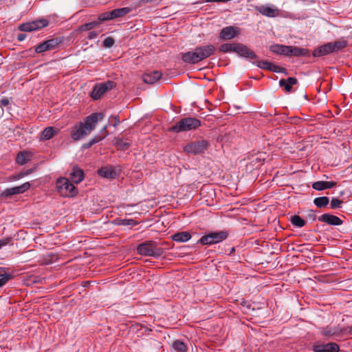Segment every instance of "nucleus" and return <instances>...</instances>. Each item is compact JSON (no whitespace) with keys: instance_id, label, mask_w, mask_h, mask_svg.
<instances>
[{"instance_id":"f257e3e1","label":"nucleus","mask_w":352,"mask_h":352,"mask_svg":"<svg viewBox=\"0 0 352 352\" xmlns=\"http://www.w3.org/2000/svg\"><path fill=\"white\" fill-rule=\"evenodd\" d=\"M102 113H92L87 116L84 122L75 125L71 131V137L74 141H78L89 135L96 127L99 120L103 118Z\"/></svg>"},{"instance_id":"f03ea898","label":"nucleus","mask_w":352,"mask_h":352,"mask_svg":"<svg viewBox=\"0 0 352 352\" xmlns=\"http://www.w3.org/2000/svg\"><path fill=\"white\" fill-rule=\"evenodd\" d=\"M215 52L213 45H208L196 47L192 51L181 54L182 60L189 64L197 63L212 56Z\"/></svg>"},{"instance_id":"7ed1b4c3","label":"nucleus","mask_w":352,"mask_h":352,"mask_svg":"<svg viewBox=\"0 0 352 352\" xmlns=\"http://www.w3.org/2000/svg\"><path fill=\"white\" fill-rule=\"evenodd\" d=\"M201 125V121L195 118H185L181 119L175 125L169 128V131L179 133L197 129Z\"/></svg>"},{"instance_id":"20e7f679","label":"nucleus","mask_w":352,"mask_h":352,"mask_svg":"<svg viewBox=\"0 0 352 352\" xmlns=\"http://www.w3.org/2000/svg\"><path fill=\"white\" fill-rule=\"evenodd\" d=\"M56 187L62 196L74 197L77 194V190L74 185L65 177H62L57 180Z\"/></svg>"},{"instance_id":"39448f33","label":"nucleus","mask_w":352,"mask_h":352,"mask_svg":"<svg viewBox=\"0 0 352 352\" xmlns=\"http://www.w3.org/2000/svg\"><path fill=\"white\" fill-rule=\"evenodd\" d=\"M138 252L143 256L157 257L162 254V249L157 248L151 242H145L140 244L137 248Z\"/></svg>"},{"instance_id":"423d86ee","label":"nucleus","mask_w":352,"mask_h":352,"mask_svg":"<svg viewBox=\"0 0 352 352\" xmlns=\"http://www.w3.org/2000/svg\"><path fill=\"white\" fill-rule=\"evenodd\" d=\"M208 145L209 144L206 140H201L186 144L184 147V150L189 154L199 155L207 150Z\"/></svg>"},{"instance_id":"0eeeda50","label":"nucleus","mask_w":352,"mask_h":352,"mask_svg":"<svg viewBox=\"0 0 352 352\" xmlns=\"http://www.w3.org/2000/svg\"><path fill=\"white\" fill-rule=\"evenodd\" d=\"M228 237L226 232L220 231L217 232H212L203 236L200 239V243L203 245H210L219 243L225 240Z\"/></svg>"},{"instance_id":"6e6552de","label":"nucleus","mask_w":352,"mask_h":352,"mask_svg":"<svg viewBox=\"0 0 352 352\" xmlns=\"http://www.w3.org/2000/svg\"><path fill=\"white\" fill-rule=\"evenodd\" d=\"M312 350L314 352H339L340 346L335 342L324 344L322 342H315L312 344Z\"/></svg>"},{"instance_id":"1a4fd4ad","label":"nucleus","mask_w":352,"mask_h":352,"mask_svg":"<svg viewBox=\"0 0 352 352\" xmlns=\"http://www.w3.org/2000/svg\"><path fill=\"white\" fill-rule=\"evenodd\" d=\"M49 22L46 19H40L29 23H23L19 30L23 32H32L47 26Z\"/></svg>"},{"instance_id":"9d476101","label":"nucleus","mask_w":352,"mask_h":352,"mask_svg":"<svg viewBox=\"0 0 352 352\" xmlns=\"http://www.w3.org/2000/svg\"><path fill=\"white\" fill-rule=\"evenodd\" d=\"M241 34V30L236 26H227L223 28L220 33L219 38L221 40H230L234 38Z\"/></svg>"},{"instance_id":"9b49d317","label":"nucleus","mask_w":352,"mask_h":352,"mask_svg":"<svg viewBox=\"0 0 352 352\" xmlns=\"http://www.w3.org/2000/svg\"><path fill=\"white\" fill-rule=\"evenodd\" d=\"M60 43V41L58 38H52L38 45L35 48V52L36 53H42L52 50L55 49Z\"/></svg>"},{"instance_id":"f8f14e48","label":"nucleus","mask_w":352,"mask_h":352,"mask_svg":"<svg viewBox=\"0 0 352 352\" xmlns=\"http://www.w3.org/2000/svg\"><path fill=\"white\" fill-rule=\"evenodd\" d=\"M256 10L262 15L271 18L278 16L280 13V10L273 5H261L257 6Z\"/></svg>"},{"instance_id":"ddd939ff","label":"nucleus","mask_w":352,"mask_h":352,"mask_svg":"<svg viewBox=\"0 0 352 352\" xmlns=\"http://www.w3.org/2000/svg\"><path fill=\"white\" fill-rule=\"evenodd\" d=\"M234 52L241 57L250 58L251 60H255L257 58V56L252 50L241 43H236Z\"/></svg>"},{"instance_id":"4468645a","label":"nucleus","mask_w":352,"mask_h":352,"mask_svg":"<svg viewBox=\"0 0 352 352\" xmlns=\"http://www.w3.org/2000/svg\"><path fill=\"white\" fill-rule=\"evenodd\" d=\"M31 186L29 182H25L21 186L7 188L1 193V196L8 197L13 195L21 194L27 191Z\"/></svg>"},{"instance_id":"2eb2a0df","label":"nucleus","mask_w":352,"mask_h":352,"mask_svg":"<svg viewBox=\"0 0 352 352\" xmlns=\"http://www.w3.org/2000/svg\"><path fill=\"white\" fill-rule=\"evenodd\" d=\"M113 82L109 81L106 83H102L100 85H97L94 87L91 96L94 99H98L103 94H104L107 90L111 88L113 85Z\"/></svg>"},{"instance_id":"dca6fc26","label":"nucleus","mask_w":352,"mask_h":352,"mask_svg":"<svg viewBox=\"0 0 352 352\" xmlns=\"http://www.w3.org/2000/svg\"><path fill=\"white\" fill-rule=\"evenodd\" d=\"M162 77V74L158 71L148 72L143 74L142 80L145 83L153 85L157 82Z\"/></svg>"},{"instance_id":"f3484780","label":"nucleus","mask_w":352,"mask_h":352,"mask_svg":"<svg viewBox=\"0 0 352 352\" xmlns=\"http://www.w3.org/2000/svg\"><path fill=\"white\" fill-rule=\"evenodd\" d=\"M318 220L333 226H339L342 223V220L339 217L330 214H324L318 217Z\"/></svg>"},{"instance_id":"a211bd4d","label":"nucleus","mask_w":352,"mask_h":352,"mask_svg":"<svg viewBox=\"0 0 352 352\" xmlns=\"http://www.w3.org/2000/svg\"><path fill=\"white\" fill-rule=\"evenodd\" d=\"M309 55V50L305 48H302L296 46H289L287 53V56H307Z\"/></svg>"},{"instance_id":"6ab92c4d","label":"nucleus","mask_w":352,"mask_h":352,"mask_svg":"<svg viewBox=\"0 0 352 352\" xmlns=\"http://www.w3.org/2000/svg\"><path fill=\"white\" fill-rule=\"evenodd\" d=\"M333 50L331 45V43H326L313 52V56L315 57H319L332 53Z\"/></svg>"},{"instance_id":"aec40b11","label":"nucleus","mask_w":352,"mask_h":352,"mask_svg":"<svg viewBox=\"0 0 352 352\" xmlns=\"http://www.w3.org/2000/svg\"><path fill=\"white\" fill-rule=\"evenodd\" d=\"M297 83L296 78L289 77L287 79H281L279 81V85L284 89L286 92H291L292 91V86Z\"/></svg>"},{"instance_id":"412c9836","label":"nucleus","mask_w":352,"mask_h":352,"mask_svg":"<svg viewBox=\"0 0 352 352\" xmlns=\"http://www.w3.org/2000/svg\"><path fill=\"white\" fill-rule=\"evenodd\" d=\"M58 129H55L52 126H48L43 129L41 133V140H47L52 138L55 135L58 133Z\"/></svg>"},{"instance_id":"4be33fe9","label":"nucleus","mask_w":352,"mask_h":352,"mask_svg":"<svg viewBox=\"0 0 352 352\" xmlns=\"http://www.w3.org/2000/svg\"><path fill=\"white\" fill-rule=\"evenodd\" d=\"M33 153L31 151H23L19 153L16 157V162L20 164H25L32 157Z\"/></svg>"},{"instance_id":"5701e85b","label":"nucleus","mask_w":352,"mask_h":352,"mask_svg":"<svg viewBox=\"0 0 352 352\" xmlns=\"http://www.w3.org/2000/svg\"><path fill=\"white\" fill-rule=\"evenodd\" d=\"M70 179L74 183H80L84 179L83 171L77 167H74L73 168L72 173L70 175Z\"/></svg>"},{"instance_id":"b1692460","label":"nucleus","mask_w":352,"mask_h":352,"mask_svg":"<svg viewBox=\"0 0 352 352\" xmlns=\"http://www.w3.org/2000/svg\"><path fill=\"white\" fill-rule=\"evenodd\" d=\"M98 174L104 178H114L116 175L115 170L111 166L102 167L98 170Z\"/></svg>"},{"instance_id":"393cba45","label":"nucleus","mask_w":352,"mask_h":352,"mask_svg":"<svg viewBox=\"0 0 352 352\" xmlns=\"http://www.w3.org/2000/svg\"><path fill=\"white\" fill-rule=\"evenodd\" d=\"M265 160V153H259L252 155L250 158V164L255 168L259 167Z\"/></svg>"},{"instance_id":"a878e982","label":"nucleus","mask_w":352,"mask_h":352,"mask_svg":"<svg viewBox=\"0 0 352 352\" xmlns=\"http://www.w3.org/2000/svg\"><path fill=\"white\" fill-rule=\"evenodd\" d=\"M191 237V235L188 232H181L175 233L172 236V239L177 242H186L188 241Z\"/></svg>"},{"instance_id":"bb28decb","label":"nucleus","mask_w":352,"mask_h":352,"mask_svg":"<svg viewBox=\"0 0 352 352\" xmlns=\"http://www.w3.org/2000/svg\"><path fill=\"white\" fill-rule=\"evenodd\" d=\"M270 50L272 52L278 54H283L287 56L288 45H273L270 47Z\"/></svg>"},{"instance_id":"cd10ccee","label":"nucleus","mask_w":352,"mask_h":352,"mask_svg":"<svg viewBox=\"0 0 352 352\" xmlns=\"http://www.w3.org/2000/svg\"><path fill=\"white\" fill-rule=\"evenodd\" d=\"M339 333L340 330L338 327H333L330 326L325 327L322 333L323 336L328 337L338 335Z\"/></svg>"},{"instance_id":"c85d7f7f","label":"nucleus","mask_w":352,"mask_h":352,"mask_svg":"<svg viewBox=\"0 0 352 352\" xmlns=\"http://www.w3.org/2000/svg\"><path fill=\"white\" fill-rule=\"evenodd\" d=\"M172 347L177 352H186L188 349L186 344L180 340H175L173 343Z\"/></svg>"},{"instance_id":"c756f323","label":"nucleus","mask_w":352,"mask_h":352,"mask_svg":"<svg viewBox=\"0 0 352 352\" xmlns=\"http://www.w3.org/2000/svg\"><path fill=\"white\" fill-rule=\"evenodd\" d=\"M331 45L333 50V52H337L338 50H340L347 45V42L346 41L342 40V41H336L335 42H331Z\"/></svg>"},{"instance_id":"7c9ffc66","label":"nucleus","mask_w":352,"mask_h":352,"mask_svg":"<svg viewBox=\"0 0 352 352\" xmlns=\"http://www.w3.org/2000/svg\"><path fill=\"white\" fill-rule=\"evenodd\" d=\"M329 199L327 197H316L314 200V204L318 208L325 207L328 205Z\"/></svg>"},{"instance_id":"2f4dec72","label":"nucleus","mask_w":352,"mask_h":352,"mask_svg":"<svg viewBox=\"0 0 352 352\" xmlns=\"http://www.w3.org/2000/svg\"><path fill=\"white\" fill-rule=\"evenodd\" d=\"M130 10L129 8H122L118 9H115L112 10L113 17V19L121 17L129 12Z\"/></svg>"},{"instance_id":"473e14b6","label":"nucleus","mask_w":352,"mask_h":352,"mask_svg":"<svg viewBox=\"0 0 352 352\" xmlns=\"http://www.w3.org/2000/svg\"><path fill=\"white\" fill-rule=\"evenodd\" d=\"M99 25L100 22L98 21H91L90 23H87L80 25L78 28V30L81 32L91 30Z\"/></svg>"},{"instance_id":"72a5a7b5","label":"nucleus","mask_w":352,"mask_h":352,"mask_svg":"<svg viewBox=\"0 0 352 352\" xmlns=\"http://www.w3.org/2000/svg\"><path fill=\"white\" fill-rule=\"evenodd\" d=\"M236 45V43H224L220 46L219 50L224 53L232 52H234Z\"/></svg>"},{"instance_id":"f704fd0d","label":"nucleus","mask_w":352,"mask_h":352,"mask_svg":"<svg viewBox=\"0 0 352 352\" xmlns=\"http://www.w3.org/2000/svg\"><path fill=\"white\" fill-rule=\"evenodd\" d=\"M292 223L298 227V228H302L303 227L306 222L304 219H302L300 216L298 215H294L292 217L291 219Z\"/></svg>"},{"instance_id":"c9c22d12","label":"nucleus","mask_w":352,"mask_h":352,"mask_svg":"<svg viewBox=\"0 0 352 352\" xmlns=\"http://www.w3.org/2000/svg\"><path fill=\"white\" fill-rule=\"evenodd\" d=\"M113 19V17L112 11L101 13L98 16V20L100 21H108V20H111Z\"/></svg>"},{"instance_id":"e433bc0d","label":"nucleus","mask_w":352,"mask_h":352,"mask_svg":"<svg viewBox=\"0 0 352 352\" xmlns=\"http://www.w3.org/2000/svg\"><path fill=\"white\" fill-rule=\"evenodd\" d=\"M256 65L263 69L270 70L272 63L266 60L257 61Z\"/></svg>"},{"instance_id":"4c0bfd02","label":"nucleus","mask_w":352,"mask_h":352,"mask_svg":"<svg viewBox=\"0 0 352 352\" xmlns=\"http://www.w3.org/2000/svg\"><path fill=\"white\" fill-rule=\"evenodd\" d=\"M312 188L316 190H322L327 189L326 181L316 182L312 184Z\"/></svg>"},{"instance_id":"58836bf2","label":"nucleus","mask_w":352,"mask_h":352,"mask_svg":"<svg viewBox=\"0 0 352 352\" xmlns=\"http://www.w3.org/2000/svg\"><path fill=\"white\" fill-rule=\"evenodd\" d=\"M117 147L121 150H126L130 146V143L123 140H118L116 143Z\"/></svg>"},{"instance_id":"ea45409f","label":"nucleus","mask_w":352,"mask_h":352,"mask_svg":"<svg viewBox=\"0 0 352 352\" xmlns=\"http://www.w3.org/2000/svg\"><path fill=\"white\" fill-rule=\"evenodd\" d=\"M343 201L338 198H333L331 201L330 206L332 209L341 208Z\"/></svg>"},{"instance_id":"a19ab883","label":"nucleus","mask_w":352,"mask_h":352,"mask_svg":"<svg viewBox=\"0 0 352 352\" xmlns=\"http://www.w3.org/2000/svg\"><path fill=\"white\" fill-rule=\"evenodd\" d=\"M119 225L122 226H133L137 225V222L133 219H122L120 220V222L118 223Z\"/></svg>"},{"instance_id":"79ce46f5","label":"nucleus","mask_w":352,"mask_h":352,"mask_svg":"<svg viewBox=\"0 0 352 352\" xmlns=\"http://www.w3.org/2000/svg\"><path fill=\"white\" fill-rule=\"evenodd\" d=\"M11 278L12 276L8 274H2L0 276V287L3 286Z\"/></svg>"},{"instance_id":"37998d69","label":"nucleus","mask_w":352,"mask_h":352,"mask_svg":"<svg viewBox=\"0 0 352 352\" xmlns=\"http://www.w3.org/2000/svg\"><path fill=\"white\" fill-rule=\"evenodd\" d=\"M102 140V138L95 137L92 140H91L88 143L83 144V148H88L91 147L93 144L100 142Z\"/></svg>"},{"instance_id":"c03bdc74","label":"nucleus","mask_w":352,"mask_h":352,"mask_svg":"<svg viewBox=\"0 0 352 352\" xmlns=\"http://www.w3.org/2000/svg\"><path fill=\"white\" fill-rule=\"evenodd\" d=\"M114 44V39L112 37H107L103 41V46L105 47H111Z\"/></svg>"},{"instance_id":"a18cd8bd","label":"nucleus","mask_w":352,"mask_h":352,"mask_svg":"<svg viewBox=\"0 0 352 352\" xmlns=\"http://www.w3.org/2000/svg\"><path fill=\"white\" fill-rule=\"evenodd\" d=\"M282 70H283L282 67L272 64L271 69L270 71H272L274 72H281Z\"/></svg>"},{"instance_id":"49530a36","label":"nucleus","mask_w":352,"mask_h":352,"mask_svg":"<svg viewBox=\"0 0 352 352\" xmlns=\"http://www.w3.org/2000/svg\"><path fill=\"white\" fill-rule=\"evenodd\" d=\"M98 35V33L96 31H92L89 33L88 38L91 40L96 38Z\"/></svg>"},{"instance_id":"de8ad7c7","label":"nucleus","mask_w":352,"mask_h":352,"mask_svg":"<svg viewBox=\"0 0 352 352\" xmlns=\"http://www.w3.org/2000/svg\"><path fill=\"white\" fill-rule=\"evenodd\" d=\"M10 101L8 98H2L0 100V104L3 107H6L9 104Z\"/></svg>"},{"instance_id":"09e8293b","label":"nucleus","mask_w":352,"mask_h":352,"mask_svg":"<svg viewBox=\"0 0 352 352\" xmlns=\"http://www.w3.org/2000/svg\"><path fill=\"white\" fill-rule=\"evenodd\" d=\"M336 185L335 182H326L327 189L333 188Z\"/></svg>"},{"instance_id":"8fccbe9b","label":"nucleus","mask_w":352,"mask_h":352,"mask_svg":"<svg viewBox=\"0 0 352 352\" xmlns=\"http://www.w3.org/2000/svg\"><path fill=\"white\" fill-rule=\"evenodd\" d=\"M10 242V239H2V240H0V248L3 246V245H6L7 244H8Z\"/></svg>"},{"instance_id":"3c124183","label":"nucleus","mask_w":352,"mask_h":352,"mask_svg":"<svg viewBox=\"0 0 352 352\" xmlns=\"http://www.w3.org/2000/svg\"><path fill=\"white\" fill-rule=\"evenodd\" d=\"M107 126H104L103 129H102L101 132L103 133L102 136H97L98 138H104L107 135Z\"/></svg>"},{"instance_id":"603ef678","label":"nucleus","mask_w":352,"mask_h":352,"mask_svg":"<svg viewBox=\"0 0 352 352\" xmlns=\"http://www.w3.org/2000/svg\"><path fill=\"white\" fill-rule=\"evenodd\" d=\"M25 38H26V35L25 34H19L17 37V38L19 41H23Z\"/></svg>"},{"instance_id":"864d4df0","label":"nucleus","mask_w":352,"mask_h":352,"mask_svg":"<svg viewBox=\"0 0 352 352\" xmlns=\"http://www.w3.org/2000/svg\"><path fill=\"white\" fill-rule=\"evenodd\" d=\"M17 175H18V178L21 179L25 176V173H24V171L20 172L19 173L17 174Z\"/></svg>"},{"instance_id":"5fc2aeb1","label":"nucleus","mask_w":352,"mask_h":352,"mask_svg":"<svg viewBox=\"0 0 352 352\" xmlns=\"http://www.w3.org/2000/svg\"><path fill=\"white\" fill-rule=\"evenodd\" d=\"M32 173V169H29V170H27L25 171H24V173H25V176L28 175H30Z\"/></svg>"},{"instance_id":"6e6d98bb","label":"nucleus","mask_w":352,"mask_h":352,"mask_svg":"<svg viewBox=\"0 0 352 352\" xmlns=\"http://www.w3.org/2000/svg\"><path fill=\"white\" fill-rule=\"evenodd\" d=\"M12 179L13 180H18V179H20V178H18V175H14L12 177Z\"/></svg>"},{"instance_id":"4d7b16f0","label":"nucleus","mask_w":352,"mask_h":352,"mask_svg":"<svg viewBox=\"0 0 352 352\" xmlns=\"http://www.w3.org/2000/svg\"><path fill=\"white\" fill-rule=\"evenodd\" d=\"M115 120H116V123H115L114 126H116L120 122V120H119L118 118H117V117L115 118Z\"/></svg>"}]
</instances>
